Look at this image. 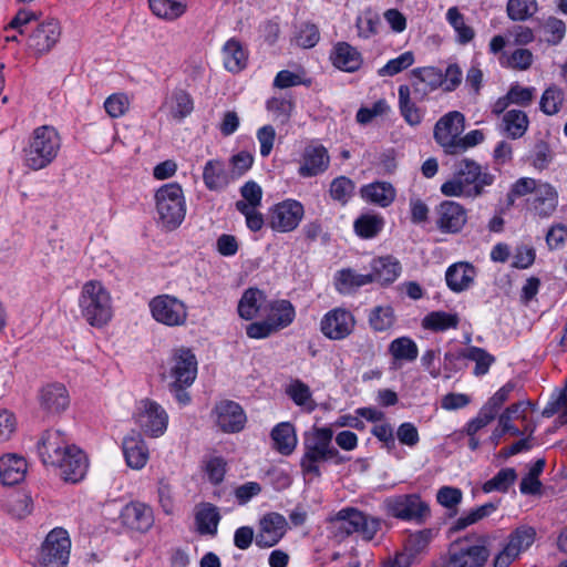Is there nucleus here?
<instances>
[{"instance_id":"nucleus-24","label":"nucleus","mask_w":567,"mask_h":567,"mask_svg":"<svg viewBox=\"0 0 567 567\" xmlns=\"http://www.w3.org/2000/svg\"><path fill=\"white\" fill-rule=\"evenodd\" d=\"M330 164L328 151L322 145H309L302 154V164L298 169L301 177H312L326 172Z\"/></svg>"},{"instance_id":"nucleus-25","label":"nucleus","mask_w":567,"mask_h":567,"mask_svg":"<svg viewBox=\"0 0 567 567\" xmlns=\"http://www.w3.org/2000/svg\"><path fill=\"white\" fill-rule=\"evenodd\" d=\"M121 518L125 526L142 533L147 532L154 524L152 508L140 502H131L125 505Z\"/></svg>"},{"instance_id":"nucleus-49","label":"nucleus","mask_w":567,"mask_h":567,"mask_svg":"<svg viewBox=\"0 0 567 567\" xmlns=\"http://www.w3.org/2000/svg\"><path fill=\"white\" fill-rule=\"evenodd\" d=\"M389 352L398 361L412 362L419 355L416 343L409 337L394 339L389 346Z\"/></svg>"},{"instance_id":"nucleus-32","label":"nucleus","mask_w":567,"mask_h":567,"mask_svg":"<svg viewBox=\"0 0 567 567\" xmlns=\"http://www.w3.org/2000/svg\"><path fill=\"white\" fill-rule=\"evenodd\" d=\"M27 472V462L16 454H7L0 458V482L3 485L20 483Z\"/></svg>"},{"instance_id":"nucleus-9","label":"nucleus","mask_w":567,"mask_h":567,"mask_svg":"<svg viewBox=\"0 0 567 567\" xmlns=\"http://www.w3.org/2000/svg\"><path fill=\"white\" fill-rule=\"evenodd\" d=\"M134 417L140 429L152 437L163 435L167 429L168 415L163 406L153 400L140 401Z\"/></svg>"},{"instance_id":"nucleus-31","label":"nucleus","mask_w":567,"mask_h":567,"mask_svg":"<svg viewBox=\"0 0 567 567\" xmlns=\"http://www.w3.org/2000/svg\"><path fill=\"white\" fill-rule=\"evenodd\" d=\"M161 110H167L173 120L182 121L193 112L194 102L188 92L183 89H175L165 99Z\"/></svg>"},{"instance_id":"nucleus-45","label":"nucleus","mask_w":567,"mask_h":567,"mask_svg":"<svg viewBox=\"0 0 567 567\" xmlns=\"http://www.w3.org/2000/svg\"><path fill=\"white\" fill-rule=\"evenodd\" d=\"M498 508L497 503H486L476 508H473L466 513H464L461 517H458L452 527L454 532H458L465 529L466 527L478 523L480 520L491 516Z\"/></svg>"},{"instance_id":"nucleus-30","label":"nucleus","mask_w":567,"mask_h":567,"mask_svg":"<svg viewBox=\"0 0 567 567\" xmlns=\"http://www.w3.org/2000/svg\"><path fill=\"white\" fill-rule=\"evenodd\" d=\"M532 210L540 218L551 216L558 205V193L548 183H543L538 186L534 197L528 200Z\"/></svg>"},{"instance_id":"nucleus-57","label":"nucleus","mask_w":567,"mask_h":567,"mask_svg":"<svg viewBox=\"0 0 567 567\" xmlns=\"http://www.w3.org/2000/svg\"><path fill=\"white\" fill-rule=\"evenodd\" d=\"M542 30L547 44L558 45L565 38L566 24L563 20L556 17H549L543 22Z\"/></svg>"},{"instance_id":"nucleus-40","label":"nucleus","mask_w":567,"mask_h":567,"mask_svg":"<svg viewBox=\"0 0 567 567\" xmlns=\"http://www.w3.org/2000/svg\"><path fill=\"white\" fill-rule=\"evenodd\" d=\"M411 87L409 85H400L398 89L399 109L404 121L411 125L416 126L423 120V112L416 106L411 97Z\"/></svg>"},{"instance_id":"nucleus-53","label":"nucleus","mask_w":567,"mask_h":567,"mask_svg":"<svg viewBox=\"0 0 567 567\" xmlns=\"http://www.w3.org/2000/svg\"><path fill=\"white\" fill-rule=\"evenodd\" d=\"M394 311L390 306H378L370 311L369 323L374 331H386L394 324Z\"/></svg>"},{"instance_id":"nucleus-33","label":"nucleus","mask_w":567,"mask_h":567,"mask_svg":"<svg viewBox=\"0 0 567 567\" xmlns=\"http://www.w3.org/2000/svg\"><path fill=\"white\" fill-rule=\"evenodd\" d=\"M401 272L400 262L393 257H381L373 261L372 272L368 274L371 282L375 281L381 285L393 282Z\"/></svg>"},{"instance_id":"nucleus-50","label":"nucleus","mask_w":567,"mask_h":567,"mask_svg":"<svg viewBox=\"0 0 567 567\" xmlns=\"http://www.w3.org/2000/svg\"><path fill=\"white\" fill-rule=\"evenodd\" d=\"M565 102L564 91L557 85L548 86L539 101V109L546 115H555L557 114Z\"/></svg>"},{"instance_id":"nucleus-10","label":"nucleus","mask_w":567,"mask_h":567,"mask_svg":"<svg viewBox=\"0 0 567 567\" xmlns=\"http://www.w3.org/2000/svg\"><path fill=\"white\" fill-rule=\"evenodd\" d=\"M152 317L159 323L167 327H181L187 320L186 305L169 295H162L153 298L150 302Z\"/></svg>"},{"instance_id":"nucleus-35","label":"nucleus","mask_w":567,"mask_h":567,"mask_svg":"<svg viewBox=\"0 0 567 567\" xmlns=\"http://www.w3.org/2000/svg\"><path fill=\"white\" fill-rule=\"evenodd\" d=\"M267 320L279 331L292 323L296 311L288 300L271 301L268 307Z\"/></svg>"},{"instance_id":"nucleus-55","label":"nucleus","mask_w":567,"mask_h":567,"mask_svg":"<svg viewBox=\"0 0 567 567\" xmlns=\"http://www.w3.org/2000/svg\"><path fill=\"white\" fill-rule=\"evenodd\" d=\"M463 358L474 361L475 375H484L488 372L491 364L495 361V358L489 354L486 350L478 347H470L463 352Z\"/></svg>"},{"instance_id":"nucleus-41","label":"nucleus","mask_w":567,"mask_h":567,"mask_svg":"<svg viewBox=\"0 0 567 567\" xmlns=\"http://www.w3.org/2000/svg\"><path fill=\"white\" fill-rule=\"evenodd\" d=\"M203 181L209 190H220L228 185L226 166L221 161H208L203 171Z\"/></svg>"},{"instance_id":"nucleus-2","label":"nucleus","mask_w":567,"mask_h":567,"mask_svg":"<svg viewBox=\"0 0 567 567\" xmlns=\"http://www.w3.org/2000/svg\"><path fill=\"white\" fill-rule=\"evenodd\" d=\"M62 141L59 132L51 125L33 130L23 148V164L32 171L48 167L58 157Z\"/></svg>"},{"instance_id":"nucleus-29","label":"nucleus","mask_w":567,"mask_h":567,"mask_svg":"<svg viewBox=\"0 0 567 567\" xmlns=\"http://www.w3.org/2000/svg\"><path fill=\"white\" fill-rule=\"evenodd\" d=\"M330 60L337 69L350 73L358 71L363 62L361 53L347 42L334 44Z\"/></svg>"},{"instance_id":"nucleus-20","label":"nucleus","mask_w":567,"mask_h":567,"mask_svg":"<svg viewBox=\"0 0 567 567\" xmlns=\"http://www.w3.org/2000/svg\"><path fill=\"white\" fill-rule=\"evenodd\" d=\"M197 375V360L195 354L186 348L177 349L172 357L169 377L172 382L192 385Z\"/></svg>"},{"instance_id":"nucleus-19","label":"nucleus","mask_w":567,"mask_h":567,"mask_svg":"<svg viewBox=\"0 0 567 567\" xmlns=\"http://www.w3.org/2000/svg\"><path fill=\"white\" fill-rule=\"evenodd\" d=\"M216 424L225 433L240 432L246 424L247 417L241 406L234 401H221L214 410Z\"/></svg>"},{"instance_id":"nucleus-37","label":"nucleus","mask_w":567,"mask_h":567,"mask_svg":"<svg viewBox=\"0 0 567 567\" xmlns=\"http://www.w3.org/2000/svg\"><path fill=\"white\" fill-rule=\"evenodd\" d=\"M223 59L226 70L238 73L246 68L248 55L238 40L229 39L223 48Z\"/></svg>"},{"instance_id":"nucleus-14","label":"nucleus","mask_w":567,"mask_h":567,"mask_svg":"<svg viewBox=\"0 0 567 567\" xmlns=\"http://www.w3.org/2000/svg\"><path fill=\"white\" fill-rule=\"evenodd\" d=\"M305 215L301 203L295 199H286L274 205L268 214V225L271 229L280 233L295 230Z\"/></svg>"},{"instance_id":"nucleus-46","label":"nucleus","mask_w":567,"mask_h":567,"mask_svg":"<svg viewBox=\"0 0 567 567\" xmlns=\"http://www.w3.org/2000/svg\"><path fill=\"white\" fill-rule=\"evenodd\" d=\"M383 226L384 219L373 214H363L353 224L355 234L363 239L374 238L382 230Z\"/></svg>"},{"instance_id":"nucleus-43","label":"nucleus","mask_w":567,"mask_h":567,"mask_svg":"<svg viewBox=\"0 0 567 567\" xmlns=\"http://www.w3.org/2000/svg\"><path fill=\"white\" fill-rule=\"evenodd\" d=\"M151 11L158 18L176 20L186 11L184 0H148Z\"/></svg>"},{"instance_id":"nucleus-22","label":"nucleus","mask_w":567,"mask_h":567,"mask_svg":"<svg viewBox=\"0 0 567 567\" xmlns=\"http://www.w3.org/2000/svg\"><path fill=\"white\" fill-rule=\"evenodd\" d=\"M87 465L85 454L73 445L61 456V462H56L53 466L61 470V477L65 482L78 483L85 476Z\"/></svg>"},{"instance_id":"nucleus-8","label":"nucleus","mask_w":567,"mask_h":567,"mask_svg":"<svg viewBox=\"0 0 567 567\" xmlns=\"http://www.w3.org/2000/svg\"><path fill=\"white\" fill-rule=\"evenodd\" d=\"M71 539L65 529H52L41 544L34 567H66L70 558Z\"/></svg>"},{"instance_id":"nucleus-47","label":"nucleus","mask_w":567,"mask_h":567,"mask_svg":"<svg viewBox=\"0 0 567 567\" xmlns=\"http://www.w3.org/2000/svg\"><path fill=\"white\" fill-rule=\"evenodd\" d=\"M368 284H371L368 275L357 274L352 269H342L336 277V288L340 293H350Z\"/></svg>"},{"instance_id":"nucleus-11","label":"nucleus","mask_w":567,"mask_h":567,"mask_svg":"<svg viewBox=\"0 0 567 567\" xmlns=\"http://www.w3.org/2000/svg\"><path fill=\"white\" fill-rule=\"evenodd\" d=\"M465 130V116L458 111L444 114L434 125L433 137L444 153L452 155L457 140Z\"/></svg>"},{"instance_id":"nucleus-7","label":"nucleus","mask_w":567,"mask_h":567,"mask_svg":"<svg viewBox=\"0 0 567 567\" xmlns=\"http://www.w3.org/2000/svg\"><path fill=\"white\" fill-rule=\"evenodd\" d=\"M156 210L164 227L177 228L185 218L186 205L182 187L177 183L165 184L155 194Z\"/></svg>"},{"instance_id":"nucleus-44","label":"nucleus","mask_w":567,"mask_h":567,"mask_svg":"<svg viewBox=\"0 0 567 567\" xmlns=\"http://www.w3.org/2000/svg\"><path fill=\"white\" fill-rule=\"evenodd\" d=\"M458 323L460 318L457 313H450L445 311H432L422 320V327L432 331L456 329Z\"/></svg>"},{"instance_id":"nucleus-63","label":"nucleus","mask_w":567,"mask_h":567,"mask_svg":"<svg viewBox=\"0 0 567 567\" xmlns=\"http://www.w3.org/2000/svg\"><path fill=\"white\" fill-rule=\"evenodd\" d=\"M432 537L433 533L431 529H423L411 534L405 544V549L409 551V554H406L409 556V560L422 553L432 540Z\"/></svg>"},{"instance_id":"nucleus-62","label":"nucleus","mask_w":567,"mask_h":567,"mask_svg":"<svg viewBox=\"0 0 567 567\" xmlns=\"http://www.w3.org/2000/svg\"><path fill=\"white\" fill-rule=\"evenodd\" d=\"M501 63L503 65H506L507 68H511V69H514V70L526 71L534 63V54L528 49L519 48V49L514 50L506 58V62H503L501 60Z\"/></svg>"},{"instance_id":"nucleus-5","label":"nucleus","mask_w":567,"mask_h":567,"mask_svg":"<svg viewBox=\"0 0 567 567\" xmlns=\"http://www.w3.org/2000/svg\"><path fill=\"white\" fill-rule=\"evenodd\" d=\"M485 536H465L453 542L433 567H483L489 556Z\"/></svg>"},{"instance_id":"nucleus-59","label":"nucleus","mask_w":567,"mask_h":567,"mask_svg":"<svg viewBox=\"0 0 567 567\" xmlns=\"http://www.w3.org/2000/svg\"><path fill=\"white\" fill-rule=\"evenodd\" d=\"M267 110L271 113L274 121L286 124L293 111V103L287 99L272 97L267 102Z\"/></svg>"},{"instance_id":"nucleus-6","label":"nucleus","mask_w":567,"mask_h":567,"mask_svg":"<svg viewBox=\"0 0 567 567\" xmlns=\"http://www.w3.org/2000/svg\"><path fill=\"white\" fill-rule=\"evenodd\" d=\"M331 525L334 535L341 539L358 533L363 539L371 540L380 529L381 520L357 508L347 507L331 518Z\"/></svg>"},{"instance_id":"nucleus-34","label":"nucleus","mask_w":567,"mask_h":567,"mask_svg":"<svg viewBox=\"0 0 567 567\" xmlns=\"http://www.w3.org/2000/svg\"><path fill=\"white\" fill-rule=\"evenodd\" d=\"M502 131L513 140L520 138L529 127V118L522 110H509L504 113L501 123Z\"/></svg>"},{"instance_id":"nucleus-58","label":"nucleus","mask_w":567,"mask_h":567,"mask_svg":"<svg viewBox=\"0 0 567 567\" xmlns=\"http://www.w3.org/2000/svg\"><path fill=\"white\" fill-rule=\"evenodd\" d=\"M329 192L332 199L344 205L354 193V183L346 176H339L331 182Z\"/></svg>"},{"instance_id":"nucleus-26","label":"nucleus","mask_w":567,"mask_h":567,"mask_svg":"<svg viewBox=\"0 0 567 567\" xmlns=\"http://www.w3.org/2000/svg\"><path fill=\"white\" fill-rule=\"evenodd\" d=\"M476 275V269L472 264L467 261L455 262L446 269V286L456 293L466 291L474 284Z\"/></svg>"},{"instance_id":"nucleus-17","label":"nucleus","mask_w":567,"mask_h":567,"mask_svg":"<svg viewBox=\"0 0 567 567\" xmlns=\"http://www.w3.org/2000/svg\"><path fill=\"white\" fill-rule=\"evenodd\" d=\"M61 28L58 21H44L28 38V48L37 55L48 53L60 40Z\"/></svg>"},{"instance_id":"nucleus-3","label":"nucleus","mask_w":567,"mask_h":567,"mask_svg":"<svg viewBox=\"0 0 567 567\" xmlns=\"http://www.w3.org/2000/svg\"><path fill=\"white\" fill-rule=\"evenodd\" d=\"M333 431L331 427H313L305 435V453L300 461L303 475L319 477L321 475L319 464L336 457L342 462L338 450L332 445Z\"/></svg>"},{"instance_id":"nucleus-52","label":"nucleus","mask_w":567,"mask_h":567,"mask_svg":"<svg viewBox=\"0 0 567 567\" xmlns=\"http://www.w3.org/2000/svg\"><path fill=\"white\" fill-rule=\"evenodd\" d=\"M538 11L536 0H508L506 12L512 21H526Z\"/></svg>"},{"instance_id":"nucleus-51","label":"nucleus","mask_w":567,"mask_h":567,"mask_svg":"<svg viewBox=\"0 0 567 567\" xmlns=\"http://www.w3.org/2000/svg\"><path fill=\"white\" fill-rule=\"evenodd\" d=\"M446 20L457 33L458 43L466 44L474 39V29L465 23L464 16L456 7H452L447 10Z\"/></svg>"},{"instance_id":"nucleus-56","label":"nucleus","mask_w":567,"mask_h":567,"mask_svg":"<svg viewBox=\"0 0 567 567\" xmlns=\"http://www.w3.org/2000/svg\"><path fill=\"white\" fill-rule=\"evenodd\" d=\"M380 25L381 19L379 14L370 9L359 16L355 21L358 35L363 39H369L378 34Z\"/></svg>"},{"instance_id":"nucleus-64","label":"nucleus","mask_w":567,"mask_h":567,"mask_svg":"<svg viewBox=\"0 0 567 567\" xmlns=\"http://www.w3.org/2000/svg\"><path fill=\"white\" fill-rule=\"evenodd\" d=\"M463 499V493L460 488L453 486H442L436 493V501L447 509L456 514L457 506Z\"/></svg>"},{"instance_id":"nucleus-21","label":"nucleus","mask_w":567,"mask_h":567,"mask_svg":"<svg viewBox=\"0 0 567 567\" xmlns=\"http://www.w3.org/2000/svg\"><path fill=\"white\" fill-rule=\"evenodd\" d=\"M72 446L68 444L62 431L52 430L43 434L37 449L43 464L54 465L56 462H61V456Z\"/></svg>"},{"instance_id":"nucleus-13","label":"nucleus","mask_w":567,"mask_h":567,"mask_svg":"<svg viewBox=\"0 0 567 567\" xmlns=\"http://www.w3.org/2000/svg\"><path fill=\"white\" fill-rule=\"evenodd\" d=\"M536 530L532 526L523 525L508 536L505 547L495 556L493 567H508L520 553L527 550L535 542Z\"/></svg>"},{"instance_id":"nucleus-1","label":"nucleus","mask_w":567,"mask_h":567,"mask_svg":"<svg viewBox=\"0 0 567 567\" xmlns=\"http://www.w3.org/2000/svg\"><path fill=\"white\" fill-rule=\"evenodd\" d=\"M494 179V175L483 172L474 159L463 158L455 163L453 176L441 185V193L446 197L476 198Z\"/></svg>"},{"instance_id":"nucleus-38","label":"nucleus","mask_w":567,"mask_h":567,"mask_svg":"<svg viewBox=\"0 0 567 567\" xmlns=\"http://www.w3.org/2000/svg\"><path fill=\"white\" fill-rule=\"evenodd\" d=\"M220 520L218 508L210 503H204L197 507L195 522L197 530L202 535H216Z\"/></svg>"},{"instance_id":"nucleus-61","label":"nucleus","mask_w":567,"mask_h":567,"mask_svg":"<svg viewBox=\"0 0 567 567\" xmlns=\"http://www.w3.org/2000/svg\"><path fill=\"white\" fill-rule=\"evenodd\" d=\"M414 63V54L411 51H406L399 55L395 59L388 61V63L382 66L378 74L380 76H393L408 68H410Z\"/></svg>"},{"instance_id":"nucleus-12","label":"nucleus","mask_w":567,"mask_h":567,"mask_svg":"<svg viewBox=\"0 0 567 567\" xmlns=\"http://www.w3.org/2000/svg\"><path fill=\"white\" fill-rule=\"evenodd\" d=\"M388 513L402 520L424 522L430 516V507L417 494L389 497L385 501Z\"/></svg>"},{"instance_id":"nucleus-18","label":"nucleus","mask_w":567,"mask_h":567,"mask_svg":"<svg viewBox=\"0 0 567 567\" xmlns=\"http://www.w3.org/2000/svg\"><path fill=\"white\" fill-rule=\"evenodd\" d=\"M436 226L445 234L458 233L467 220L465 208L452 200L442 202L436 209Z\"/></svg>"},{"instance_id":"nucleus-4","label":"nucleus","mask_w":567,"mask_h":567,"mask_svg":"<svg viewBox=\"0 0 567 567\" xmlns=\"http://www.w3.org/2000/svg\"><path fill=\"white\" fill-rule=\"evenodd\" d=\"M82 318L94 328L105 327L113 317L112 298L99 280L86 281L79 296Z\"/></svg>"},{"instance_id":"nucleus-60","label":"nucleus","mask_w":567,"mask_h":567,"mask_svg":"<svg viewBox=\"0 0 567 567\" xmlns=\"http://www.w3.org/2000/svg\"><path fill=\"white\" fill-rule=\"evenodd\" d=\"M204 471L208 481L214 485H218L224 481L227 472V462L221 456H209L204 461Z\"/></svg>"},{"instance_id":"nucleus-15","label":"nucleus","mask_w":567,"mask_h":567,"mask_svg":"<svg viewBox=\"0 0 567 567\" xmlns=\"http://www.w3.org/2000/svg\"><path fill=\"white\" fill-rule=\"evenodd\" d=\"M287 530L288 522L284 515L276 512L267 513L259 519L255 543L259 548L274 547L284 538Z\"/></svg>"},{"instance_id":"nucleus-48","label":"nucleus","mask_w":567,"mask_h":567,"mask_svg":"<svg viewBox=\"0 0 567 567\" xmlns=\"http://www.w3.org/2000/svg\"><path fill=\"white\" fill-rule=\"evenodd\" d=\"M286 394L298 406L306 409L307 411H313L316 409V402L312 399L310 388L300 380H293L286 389Z\"/></svg>"},{"instance_id":"nucleus-54","label":"nucleus","mask_w":567,"mask_h":567,"mask_svg":"<svg viewBox=\"0 0 567 567\" xmlns=\"http://www.w3.org/2000/svg\"><path fill=\"white\" fill-rule=\"evenodd\" d=\"M517 478L516 471L512 467L502 468L493 478L488 480L483 485L485 493L507 492Z\"/></svg>"},{"instance_id":"nucleus-23","label":"nucleus","mask_w":567,"mask_h":567,"mask_svg":"<svg viewBox=\"0 0 567 567\" xmlns=\"http://www.w3.org/2000/svg\"><path fill=\"white\" fill-rule=\"evenodd\" d=\"M412 87L414 99L423 101L429 93L443 85V73L434 66L417 68L412 70Z\"/></svg>"},{"instance_id":"nucleus-27","label":"nucleus","mask_w":567,"mask_h":567,"mask_svg":"<svg viewBox=\"0 0 567 567\" xmlns=\"http://www.w3.org/2000/svg\"><path fill=\"white\" fill-rule=\"evenodd\" d=\"M122 449L128 467L141 470L146 465L148 461V449L141 434L133 432L125 436Z\"/></svg>"},{"instance_id":"nucleus-42","label":"nucleus","mask_w":567,"mask_h":567,"mask_svg":"<svg viewBox=\"0 0 567 567\" xmlns=\"http://www.w3.org/2000/svg\"><path fill=\"white\" fill-rule=\"evenodd\" d=\"M266 301L265 293L257 288L247 289L238 303V313L245 320L252 319Z\"/></svg>"},{"instance_id":"nucleus-16","label":"nucleus","mask_w":567,"mask_h":567,"mask_svg":"<svg viewBox=\"0 0 567 567\" xmlns=\"http://www.w3.org/2000/svg\"><path fill=\"white\" fill-rule=\"evenodd\" d=\"M354 324V316L349 310L334 308L321 319L320 330L330 340H343L352 333Z\"/></svg>"},{"instance_id":"nucleus-36","label":"nucleus","mask_w":567,"mask_h":567,"mask_svg":"<svg viewBox=\"0 0 567 567\" xmlns=\"http://www.w3.org/2000/svg\"><path fill=\"white\" fill-rule=\"evenodd\" d=\"M274 449L282 455H289L297 446V435L295 427L289 422L277 424L271 431Z\"/></svg>"},{"instance_id":"nucleus-28","label":"nucleus","mask_w":567,"mask_h":567,"mask_svg":"<svg viewBox=\"0 0 567 567\" xmlns=\"http://www.w3.org/2000/svg\"><path fill=\"white\" fill-rule=\"evenodd\" d=\"M39 400L41 408L48 413H60L70 403L68 390L61 383H51L43 386Z\"/></svg>"},{"instance_id":"nucleus-39","label":"nucleus","mask_w":567,"mask_h":567,"mask_svg":"<svg viewBox=\"0 0 567 567\" xmlns=\"http://www.w3.org/2000/svg\"><path fill=\"white\" fill-rule=\"evenodd\" d=\"M362 197L381 207L390 206L395 198L394 187L386 182H377L361 189Z\"/></svg>"}]
</instances>
